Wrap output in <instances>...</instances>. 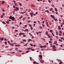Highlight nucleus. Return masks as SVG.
<instances>
[{
    "label": "nucleus",
    "mask_w": 64,
    "mask_h": 64,
    "mask_svg": "<svg viewBox=\"0 0 64 64\" xmlns=\"http://www.w3.org/2000/svg\"><path fill=\"white\" fill-rule=\"evenodd\" d=\"M25 13H26V12H20V14H24Z\"/></svg>",
    "instance_id": "39448f33"
},
{
    "label": "nucleus",
    "mask_w": 64,
    "mask_h": 64,
    "mask_svg": "<svg viewBox=\"0 0 64 64\" xmlns=\"http://www.w3.org/2000/svg\"><path fill=\"white\" fill-rule=\"evenodd\" d=\"M8 44H9V43H10V42H9V41H8Z\"/></svg>",
    "instance_id": "0e129e2a"
},
{
    "label": "nucleus",
    "mask_w": 64,
    "mask_h": 64,
    "mask_svg": "<svg viewBox=\"0 0 64 64\" xmlns=\"http://www.w3.org/2000/svg\"><path fill=\"white\" fill-rule=\"evenodd\" d=\"M40 62H41V63H43V62H44V61H43V60H40Z\"/></svg>",
    "instance_id": "4468645a"
},
{
    "label": "nucleus",
    "mask_w": 64,
    "mask_h": 64,
    "mask_svg": "<svg viewBox=\"0 0 64 64\" xmlns=\"http://www.w3.org/2000/svg\"><path fill=\"white\" fill-rule=\"evenodd\" d=\"M20 33L21 35H25V34L21 32Z\"/></svg>",
    "instance_id": "9b49d317"
},
{
    "label": "nucleus",
    "mask_w": 64,
    "mask_h": 64,
    "mask_svg": "<svg viewBox=\"0 0 64 64\" xmlns=\"http://www.w3.org/2000/svg\"><path fill=\"white\" fill-rule=\"evenodd\" d=\"M50 41H52V38H51L50 39Z\"/></svg>",
    "instance_id": "3c124183"
},
{
    "label": "nucleus",
    "mask_w": 64,
    "mask_h": 64,
    "mask_svg": "<svg viewBox=\"0 0 64 64\" xmlns=\"http://www.w3.org/2000/svg\"><path fill=\"white\" fill-rule=\"evenodd\" d=\"M59 41L61 42H62V40H61L60 39H59Z\"/></svg>",
    "instance_id": "393cba45"
},
{
    "label": "nucleus",
    "mask_w": 64,
    "mask_h": 64,
    "mask_svg": "<svg viewBox=\"0 0 64 64\" xmlns=\"http://www.w3.org/2000/svg\"><path fill=\"white\" fill-rule=\"evenodd\" d=\"M49 43H51V44H52V42L51 41H49Z\"/></svg>",
    "instance_id": "a18cd8bd"
},
{
    "label": "nucleus",
    "mask_w": 64,
    "mask_h": 64,
    "mask_svg": "<svg viewBox=\"0 0 64 64\" xmlns=\"http://www.w3.org/2000/svg\"><path fill=\"white\" fill-rule=\"evenodd\" d=\"M15 32H18V30H15Z\"/></svg>",
    "instance_id": "864d4df0"
},
{
    "label": "nucleus",
    "mask_w": 64,
    "mask_h": 64,
    "mask_svg": "<svg viewBox=\"0 0 64 64\" xmlns=\"http://www.w3.org/2000/svg\"><path fill=\"white\" fill-rule=\"evenodd\" d=\"M2 23L3 24H6V23H5V22H2Z\"/></svg>",
    "instance_id": "b1692460"
},
{
    "label": "nucleus",
    "mask_w": 64,
    "mask_h": 64,
    "mask_svg": "<svg viewBox=\"0 0 64 64\" xmlns=\"http://www.w3.org/2000/svg\"><path fill=\"white\" fill-rule=\"evenodd\" d=\"M39 56L41 59H42V55H39Z\"/></svg>",
    "instance_id": "20e7f679"
},
{
    "label": "nucleus",
    "mask_w": 64,
    "mask_h": 64,
    "mask_svg": "<svg viewBox=\"0 0 64 64\" xmlns=\"http://www.w3.org/2000/svg\"><path fill=\"white\" fill-rule=\"evenodd\" d=\"M9 18L10 19H11L13 21L15 20V18H14V17H12L11 16H10Z\"/></svg>",
    "instance_id": "f257e3e1"
},
{
    "label": "nucleus",
    "mask_w": 64,
    "mask_h": 64,
    "mask_svg": "<svg viewBox=\"0 0 64 64\" xmlns=\"http://www.w3.org/2000/svg\"><path fill=\"white\" fill-rule=\"evenodd\" d=\"M48 2H49V3H51V1L50 0H48Z\"/></svg>",
    "instance_id": "58836bf2"
},
{
    "label": "nucleus",
    "mask_w": 64,
    "mask_h": 64,
    "mask_svg": "<svg viewBox=\"0 0 64 64\" xmlns=\"http://www.w3.org/2000/svg\"><path fill=\"white\" fill-rule=\"evenodd\" d=\"M28 34H29V35H30V36H32V34H31V33H29Z\"/></svg>",
    "instance_id": "cd10ccee"
},
{
    "label": "nucleus",
    "mask_w": 64,
    "mask_h": 64,
    "mask_svg": "<svg viewBox=\"0 0 64 64\" xmlns=\"http://www.w3.org/2000/svg\"><path fill=\"white\" fill-rule=\"evenodd\" d=\"M14 4L15 5V6H17V4H16V3H15Z\"/></svg>",
    "instance_id": "8fccbe9b"
},
{
    "label": "nucleus",
    "mask_w": 64,
    "mask_h": 64,
    "mask_svg": "<svg viewBox=\"0 0 64 64\" xmlns=\"http://www.w3.org/2000/svg\"><path fill=\"white\" fill-rule=\"evenodd\" d=\"M27 44H26L24 45V46H27Z\"/></svg>",
    "instance_id": "e2e57ef3"
},
{
    "label": "nucleus",
    "mask_w": 64,
    "mask_h": 64,
    "mask_svg": "<svg viewBox=\"0 0 64 64\" xmlns=\"http://www.w3.org/2000/svg\"><path fill=\"white\" fill-rule=\"evenodd\" d=\"M52 50L53 51H56V49H54V48H52Z\"/></svg>",
    "instance_id": "5701e85b"
},
{
    "label": "nucleus",
    "mask_w": 64,
    "mask_h": 64,
    "mask_svg": "<svg viewBox=\"0 0 64 64\" xmlns=\"http://www.w3.org/2000/svg\"><path fill=\"white\" fill-rule=\"evenodd\" d=\"M36 62H33V63L34 64H35V63L36 64Z\"/></svg>",
    "instance_id": "c756f323"
},
{
    "label": "nucleus",
    "mask_w": 64,
    "mask_h": 64,
    "mask_svg": "<svg viewBox=\"0 0 64 64\" xmlns=\"http://www.w3.org/2000/svg\"><path fill=\"white\" fill-rule=\"evenodd\" d=\"M30 45L31 46H33V44H30Z\"/></svg>",
    "instance_id": "bf43d9fd"
},
{
    "label": "nucleus",
    "mask_w": 64,
    "mask_h": 64,
    "mask_svg": "<svg viewBox=\"0 0 64 64\" xmlns=\"http://www.w3.org/2000/svg\"><path fill=\"white\" fill-rule=\"evenodd\" d=\"M22 41H24V42H26V40L24 39Z\"/></svg>",
    "instance_id": "6ab92c4d"
},
{
    "label": "nucleus",
    "mask_w": 64,
    "mask_h": 64,
    "mask_svg": "<svg viewBox=\"0 0 64 64\" xmlns=\"http://www.w3.org/2000/svg\"><path fill=\"white\" fill-rule=\"evenodd\" d=\"M45 12H47V13H49V11L47 10H45Z\"/></svg>",
    "instance_id": "ddd939ff"
},
{
    "label": "nucleus",
    "mask_w": 64,
    "mask_h": 64,
    "mask_svg": "<svg viewBox=\"0 0 64 64\" xmlns=\"http://www.w3.org/2000/svg\"><path fill=\"white\" fill-rule=\"evenodd\" d=\"M23 17V16H21L19 18L20 19H21V18H22Z\"/></svg>",
    "instance_id": "2eb2a0df"
},
{
    "label": "nucleus",
    "mask_w": 64,
    "mask_h": 64,
    "mask_svg": "<svg viewBox=\"0 0 64 64\" xmlns=\"http://www.w3.org/2000/svg\"><path fill=\"white\" fill-rule=\"evenodd\" d=\"M52 31H53V30H50V32H51V33H53V32H52Z\"/></svg>",
    "instance_id": "aec40b11"
},
{
    "label": "nucleus",
    "mask_w": 64,
    "mask_h": 64,
    "mask_svg": "<svg viewBox=\"0 0 64 64\" xmlns=\"http://www.w3.org/2000/svg\"><path fill=\"white\" fill-rule=\"evenodd\" d=\"M16 9H14V10L15 11H18L19 10V8L17 7H16Z\"/></svg>",
    "instance_id": "f03ea898"
},
{
    "label": "nucleus",
    "mask_w": 64,
    "mask_h": 64,
    "mask_svg": "<svg viewBox=\"0 0 64 64\" xmlns=\"http://www.w3.org/2000/svg\"><path fill=\"white\" fill-rule=\"evenodd\" d=\"M40 48H46V46L44 45L43 46H40Z\"/></svg>",
    "instance_id": "7ed1b4c3"
},
{
    "label": "nucleus",
    "mask_w": 64,
    "mask_h": 64,
    "mask_svg": "<svg viewBox=\"0 0 64 64\" xmlns=\"http://www.w3.org/2000/svg\"><path fill=\"white\" fill-rule=\"evenodd\" d=\"M59 32L60 33H62V32L61 30H60Z\"/></svg>",
    "instance_id": "473e14b6"
},
{
    "label": "nucleus",
    "mask_w": 64,
    "mask_h": 64,
    "mask_svg": "<svg viewBox=\"0 0 64 64\" xmlns=\"http://www.w3.org/2000/svg\"><path fill=\"white\" fill-rule=\"evenodd\" d=\"M0 40H1V41H3V40H4V39L3 38H0Z\"/></svg>",
    "instance_id": "1a4fd4ad"
},
{
    "label": "nucleus",
    "mask_w": 64,
    "mask_h": 64,
    "mask_svg": "<svg viewBox=\"0 0 64 64\" xmlns=\"http://www.w3.org/2000/svg\"><path fill=\"white\" fill-rule=\"evenodd\" d=\"M54 19L55 20V21H57V19L54 18Z\"/></svg>",
    "instance_id": "f3484780"
},
{
    "label": "nucleus",
    "mask_w": 64,
    "mask_h": 64,
    "mask_svg": "<svg viewBox=\"0 0 64 64\" xmlns=\"http://www.w3.org/2000/svg\"><path fill=\"white\" fill-rule=\"evenodd\" d=\"M18 3H19V4L20 6H22V4H21L20 2H18Z\"/></svg>",
    "instance_id": "4be33fe9"
},
{
    "label": "nucleus",
    "mask_w": 64,
    "mask_h": 64,
    "mask_svg": "<svg viewBox=\"0 0 64 64\" xmlns=\"http://www.w3.org/2000/svg\"><path fill=\"white\" fill-rule=\"evenodd\" d=\"M42 26H43V27H44L45 26H44V24H42Z\"/></svg>",
    "instance_id": "13d9d810"
},
{
    "label": "nucleus",
    "mask_w": 64,
    "mask_h": 64,
    "mask_svg": "<svg viewBox=\"0 0 64 64\" xmlns=\"http://www.w3.org/2000/svg\"><path fill=\"white\" fill-rule=\"evenodd\" d=\"M2 11H4V8H2Z\"/></svg>",
    "instance_id": "69168bd1"
},
{
    "label": "nucleus",
    "mask_w": 64,
    "mask_h": 64,
    "mask_svg": "<svg viewBox=\"0 0 64 64\" xmlns=\"http://www.w3.org/2000/svg\"><path fill=\"white\" fill-rule=\"evenodd\" d=\"M50 16L52 18H54V16H52V15H50Z\"/></svg>",
    "instance_id": "423d86ee"
},
{
    "label": "nucleus",
    "mask_w": 64,
    "mask_h": 64,
    "mask_svg": "<svg viewBox=\"0 0 64 64\" xmlns=\"http://www.w3.org/2000/svg\"><path fill=\"white\" fill-rule=\"evenodd\" d=\"M24 31H28V29H26V30H24Z\"/></svg>",
    "instance_id": "dca6fc26"
},
{
    "label": "nucleus",
    "mask_w": 64,
    "mask_h": 64,
    "mask_svg": "<svg viewBox=\"0 0 64 64\" xmlns=\"http://www.w3.org/2000/svg\"><path fill=\"white\" fill-rule=\"evenodd\" d=\"M26 53H28L29 52V51H27L26 52Z\"/></svg>",
    "instance_id": "6e6d98bb"
},
{
    "label": "nucleus",
    "mask_w": 64,
    "mask_h": 64,
    "mask_svg": "<svg viewBox=\"0 0 64 64\" xmlns=\"http://www.w3.org/2000/svg\"><path fill=\"white\" fill-rule=\"evenodd\" d=\"M30 60H32V58L31 57H30Z\"/></svg>",
    "instance_id": "4d7b16f0"
},
{
    "label": "nucleus",
    "mask_w": 64,
    "mask_h": 64,
    "mask_svg": "<svg viewBox=\"0 0 64 64\" xmlns=\"http://www.w3.org/2000/svg\"><path fill=\"white\" fill-rule=\"evenodd\" d=\"M51 6H52V7H55V6H54L53 5H51Z\"/></svg>",
    "instance_id": "5fc2aeb1"
},
{
    "label": "nucleus",
    "mask_w": 64,
    "mask_h": 64,
    "mask_svg": "<svg viewBox=\"0 0 64 64\" xmlns=\"http://www.w3.org/2000/svg\"><path fill=\"white\" fill-rule=\"evenodd\" d=\"M10 42H12V43H13V41L12 40H10Z\"/></svg>",
    "instance_id": "603ef678"
},
{
    "label": "nucleus",
    "mask_w": 64,
    "mask_h": 64,
    "mask_svg": "<svg viewBox=\"0 0 64 64\" xmlns=\"http://www.w3.org/2000/svg\"><path fill=\"white\" fill-rule=\"evenodd\" d=\"M3 17V15H2L1 16V18H2Z\"/></svg>",
    "instance_id": "052dcab7"
},
{
    "label": "nucleus",
    "mask_w": 64,
    "mask_h": 64,
    "mask_svg": "<svg viewBox=\"0 0 64 64\" xmlns=\"http://www.w3.org/2000/svg\"><path fill=\"white\" fill-rule=\"evenodd\" d=\"M23 43V42L22 41L21 42H20V44H22V43Z\"/></svg>",
    "instance_id": "e433bc0d"
},
{
    "label": "nucleus",
    "mask_w": 64,
    "mask_h": 64,
    "mask_svg": "<svg viewBox=\"0 0 64 64\" xmlns=\"http://www.w3.org/2000/svg\"><path fill=\"white\" fill-rule=\"evenodd\" d=\"M46 45H48V43L47 42L46 43Z\"/></svg>",
    "instance_id": "09e8293b"
},
{
    "label": "nucleus",
    "mask_w": 64,
    "mask_h": 64,
    "mask_svg": "<svg viewBox=\"0 0 64 64\" xmlns=\"http://www.w3.org/2000/svg\"><path fill=\"white\" fill-rule=\"evenodd\" d=\"M33 23H35V24H36V22H35V21H34L33 22Z\"/></svg>",
    "instance_id": "79ce46f5"
},
{
    "label": "nucleus",
    "mask_w": 64,
    "mask_h": 64,
    "mask_svg": "<svg viewBox=\"0 0 64 64\" xmlns=\"http://www.w3.org/2000/svg\"><path fill=\"white\" fill-rule=\"evenodd\" d=\"M48 36L50 38H51V36H50V35H49V34L48 35Z\"/></svg>",
    "instance_id": "f8f14e48"
},
{
    "label": "nucleus",
    "mask_w": 64,
    "mask_h": 64,
    "mask_svg": "<svg viewBox=\"0 0 64 64\" xmlns=\"http://www.w3.org/2000/svg\"><path fill=\"white\" fill-rule=\"evenodd\" d=\"M6 23H7V24H9V22L8 21H7L6 22Z\"/></svg>",
    "instance_id": "2f4dec72"
},
{
    "label": "nucleus",
    "mask_w": 64,
    "mask_h": 64,
    "mask_svg": "<svg viewBox=\"0 0 64 64\" xmlns=\"http://www.w3.org/2000/svg\"><path fill=\"white\" fill-rule=\"evenodd\" d=\"M20 9H21V10H23V8H20Z\"/></svg>",
    "instance_id": "c85d7f7f"
},
{
    "label": "nucleus",
    "mask_w": 64,
    "mask_h": 64,
    "mask_svg": "<svg viewBox=\"0 0 64 64\" xmlns=\"http://www.w3.org/2000/svg\"><path fill=\"white\" fill-rule=\"evenodd\" d=\"M29 26L30 27H32V25H31V24H30Z\"/></svg>",
    "instance_id": "c03bdc74"
},
{
    "label": "nucleus",
    "mask_w": 64,
    "mask_h": 64,
    "mask_svg": "<svg viewBox=\"0 0 64 64\" xmlns=\"http://www.w3.org/2000/svg\"><path fill=\"white\" fill-rule=\"evenodd\" d=\"M31 6V7H34V5L33 4H32Z\"/></svg>",
    "instance_id": "4c0bfd02"
},
{
    "label": "nucleus",
    "mask_w": 64,
    "mask_h": 64,
    "mask_svg": "<svg viewBox=\"0 0 64 64\" xmlns=\"http://www.w3.org/2000/svg\"><path fill=\"white\" fill-rule=\"evenodd\" d=\"M38 33H39L40 34V33H42V32H38Z\"/></svg>",
    "instance_id": "de8ad7c7"
},
{
    "label": "nucleus",
    "mask_w": 64,
    "mask_h": 64,
    "mask_svg": "<svg viewBox=\"0 0 64 64\" xmlns=\"http://www.w3.org/2000/svg\"><path fill=\"white\" fill-rule=\"evenodd\" d=\"M52 47H53V48H55V46H51Z\"/></svg>",
    "instance_id": "6e6552de"
},
{
    "label": "nucleus",
    "mask_w": 64,
    "mask_h": 64,
    "mask_svg": "<svg viewBox=\"0 0 64 64\" xmlns=\"http://www.w3.org/2000/svg\"><path fill=\"white\" fill-rule=\"evenodd\" d=\"M24 37H26V35H24L23 36Z\"/></svg>",
    "instance_id": "37998d69"
},
{
    "label": "nucleus",
    "mask_w": 64,
    "mask_h": 64,
    "mask_svg": "<svg viewBox=\"0 0 64 64\" xmlns=\"http://www.w3.org/2000/svg\"><path fill=\"white\" fill-rule=\"evenodd\" d=\"M18 52H22V50H18Z\"/></svg>",
    "instance_id": "49530a36"
},
{
    "label": "nucleus",
    "mask_w": 64,
    "mask_h": 64,
    "mask_svg": "<svg viewBox=\"0 0 64 64\" xmlns=\"http://www.w3.org/2000/svg\"><path fill=\"white\" fill-rule=\"evenodd\" d=\"M55 10L56 11H57V8H55Z\"/></svg>",
    "instance_id": "412c9836"
},
{
    "label": "nucleus",
    "mask_w": 64,
    "mask_h": 64,
    "mask_svg": "<svg viewBox=\"0 0 64 64\" xmlns=\"http://www.w3.org/2000/svg\"><path fill=\"white\" fill-rule=\"evenodd\" d=\"M61 26V27H62V26H63V24H62L60 25Z\"/></svg>",
    "instance_id": "338daca9"
},
{
    "label": "nucleus",
    "mask_w": 64,
    "mask_h": 64,
    "mask_svg": "<svg viewBox=\"0 0 64 64\" xmlns=\"http://www.w3.org/2000/svg\"><path fill=\"white\" fill-rule=\"evenodd\" d=\"M58 61H59L60 62H61V60H57Z\"/></svg>",
    "instance_id": "ea45409f"
},
{
    "label": "nucleus",
    "mask_w": 64,
    "mask_h": 64,
    "mask_svg": "<svg viewBox=\"0 0 64 64\" xmlns=\"http://www.w3.org/2000/svg\"><path fill=\"white\" fill-rule=\"evenodd\" d=\"M33 13H30V14L31 15H33Z\"/></svg>",
    "instance_id": "a19ab883"
},
{
    "label": "nucleus",
    "mask_w": 64,
    "mask_h": 64,
    "mask_svg": "<svg viewBox=\"0 0 64 64\" xmlns=\"http://www.w3.org/2000/svg\"><path fill=\"white\" fill-rule=\"evenodd\" d=\"M10 45V46H13V45H14V44H9Z\"/></svg>",
    "instance_id": "a211bd4d"
},
{
    "label": "nucleus",
    "mask_w": 64,
    "mask_h": 64,
    "mask_svg": "<svg viewBox=\"0 0 64 64\" xmlns=\"http://www.w3.org/2000/svg\"><path fill=\"white\" fill-rule=\"evenodd\" d=\"M42 39L43 40V41H45V39L44 38H42Z\"/></svg>",
    "instance_id": "bb28decb"
},
{
    "label": "nucleus",
    "mask_w": 64,
    "mask_h": 64,
    "mask_svg": "<svg viewBox=\"0 0 64 64\" xmlns=\"http://www.w3.org/2000/svg\"><path fill=\"white\" fill-rule=\"evenodd\" d=\"M46 35H48V32H46Z\"/></svg>",
    "instance_id": "9d476101"
},
{
    "label": "nucleus",
    "mask_w": 64,
    "mask_h": 64,
    "mask_svg": "<svg viewBox=\"0 0 64 64\" xmlns=\"http://www.w3.org/2000/svg\"><path fill=\"white\" fill-rule=\"evenodd\" d=\"M32 41V40L31 39H29L28 40V42H30V41Z\"/></svg>",
    "instance_id": "0eeeda50"
},
{
    "label": "nucleus",
    "mask_w": 64,
    "mask_h": 64,
    "mask_svg": "<svg viewBox=\"0 0 64 64\" xmlns=\"http://www.w3.org/2000/svg\"><path fill=\"white\" fill-rule=\"evenodd\" d=\"M4 43L6 45H7V42H4Z\"/></svg>",
    "instance_id": "7c9ffc66"
},
{
    "label": "nucleus",
    "mask_w": 64,
    "mask_h": 64,
    "mask_svg": "<svg viewBox=\"0 0 64 64\" xmlns=\"http://www.w3.org/2000/svg\"><path fill=\"white\" fill-rule=\"evenodd\" d=\"M52 36H54V34H53V32H52Z\"/></svg>",
    "instance_id": "72a5a7b5"
},
{
    "label": "nucleus",
    "mask_w": 64,
    "mask_h": 64,
    "mask_svg": "<svg viewBox=\"0 0 64 64\" xmlns=\"http://www.w3.org/2000/svg\"><path fill=\"white\" fill-rule=\"evenodd\" d=\"M56 35H58V32H56Z\"/></svg>",
    "instance_id": "a878e982"
},
{
    "label": "nucleus",
    "mask_w": 64,
    "mask_h": 64,
    "mask_svg": "<svg viewBox=\"0 0 64 64\" xmlns=\"http://www.w3.org/2000/svg\"><path fill=\"white\" fill-rule=\"evenodd\" d=\"M59 64H62V62H60V63Z\"/></svg>",
    "instance_id": "774afa93"
},
{
    "label": "nucleus",
    "mask_w": 64,
    "mask_h": 64,
    "mask_svg": "<svg viewBox=\"0 0 64 64\" xmlns=\"http://www.w3.org/2000/svg\"><path fill=\"white\" fill-rule=\"evenodd\" d=\"M30 29L31 30H32V29H33V27H31Z\"/></svg>",
    "instance_id": "c9c22d12"
},
{
    "label": "nucleus",
    "mask_w": 64,
    "mask_h": 64,
    "mask_svg": "<svg viewBox=\"0 0 64 64\" xmlns=\"http://www.w3.org/2000/svg\"><path fill=\"white\" fill-rule=\"evenodd\" d=\"M53 10V8H51L50 9V11H52V10Z\"/></svg>",
    "instance_id": "f704fd0d"
},
{
    "label": "nucleus",
    "mask_w": 64,
    "mask_h": 64,
    "mask_svg": "<svg viewBox=\"0 0 64 64\" xmlns=\"http://www.w3.org/2000/svg\"><path fill=\"white\" fill-rule=\"evenodd\" d=\"M31 50H32V51H34V49H31Z\"/></svg>",
    "instance_id": "680f3d73"
}]
</instances>
